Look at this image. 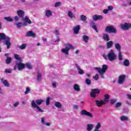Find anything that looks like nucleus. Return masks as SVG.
I'll use <instances>...</instances> for the list:
<instances>
[{"label": "nucleus", "mask_w": 131, "mask_h": 131, "mask_svg": "<svg viewBox=\"0 0 131 131\" xmlns=\"http://www.w3.org/2000/svg\"><path fill=\"white\" fill-rule=\"evenodd\" d=\"M45 100L43 99H37L35 101L32 100L31 102V107L33 109H36V111L37 112H43V110L41 109L40 107H39V105H41L42 103H43Z\"/></svg>", "instance_id": "f257e3e1"}, {"label": "nucleus", "mask_w": 131, "mask_h": 131, "mask_svg": "<svg viewBox=\"0 0 131 131\" xmlns=\"http://www.w3.org/2000/svg\"><path fill=\"white\" fill-rule=\"evenodd\" d=\"M103 57L105 60H108V61L112 62L113 61H115V60L117 59V55L116 54V53H115V51L114 50L111 49L108 52L107 55L105 54H103Z\"/></svg>", "instance_id": "f03ea898"}, {"label": "nucleus", "mask_w": 131, "mask_h": 131, "mask_svg": "<svg viewBox=\"0 0 131 131\" xmlns=\"http://www.w3.org/2000/svg\"><path fill=\"white\" fill-rule=\"evenodd\" d=\"M107 69H108V66L106 64H103L102 66V68H99V67H95L94 70H96L99 73L101 77L102 78H105V76L104 74L106 73V71H107Z\"/></svg>", "instance_id": "7ed1b4c3"}, {"label": "nucleus", "mask_w": 131, "mask_h": 131, "mask_svg": "<svg viewBox=\"0 0 131 131\" xmlns=\"http://www.w3.org/2000/svg\"><path fill=\"white\" fill-rule=\"evenodd\" d=\"M2 40H4V45L7 46V49H10L11 45V38L6 36V35L4 33H0V42Z\"/></svg>", "instance_id": "20e7f679"}, {"label": "nucleus", "mask_w": 131, "mask_h": 131, "mask_svg": "<svg viewBox=\"0 0 131 131\" xmlns=\"http://www.w3.org/2000/svg\"><path fill=\"white\" fill-rule=\"evenodd\" d=\"M63 46L65 47V48L61 50V53L66 55V56H69V51L74 49V47L69 43H66Z\"/></svg>", "instance_id": "39448f33"}, {"label": "nucleus", "mask_w": 131, "mask_h": 131, "mask_svg": "<svg viewBox=\"0 0 131 131\" xmlns=\"http://www.w3.org/2000/svg\"><path fill=\"white\" fill-rule=\"evenodd\" d=\"M105 30L108 33H116V29L112 25L107 26Z\"/></svg>", "instance_id": "423d86ee"}, {"label": "nucleus", "mask_w": 131, "mask_h": 131, "mask_svg": "<svg viewBox=\"0 0 131 131\" xmlns=\"http://www.w3.org/2000/svg\"><path fill=\"white\" fill-rule=\"evenodd\" d=\"M16 67L19 71L23 70L25 68V64L21 62V61H16Z\"/></svg>", "instance_id": "0eeeda50"}, {"label": "nucleus", "mask_w": 131, "mask_h": 131, "mask_svg": "<svg viewBox=\"0 0 131 131\" xmlns=\"http://www.w3.org/2000/svg\"><path fill=\"white\" fill-rule=\"evenodd\" d=\"M75 67H76L79 74L82 75L84 74V71L81 69L80 66L77 63L75 64Z\"/></svg>", "instance_id": "6e6552de"}, {"label": "nucleus", "mask_w": 131, "mask_h": 131, "mask_svg": "<svg viewBox=\"0 0 131 131\" xmlns=\"http://www.w3.org/2000/svg\"><path fill=\"white\" fill-rule=\"evenodd\" d=\"M99 93L100 90L99 89H93L90 95L92 98H96L97 97V94H99Z\"/></svg>", "instance_id": "1a4fd4ad"}, {"label": "nucleus", "mask_w": 131, "mask_h": 131, "mask_svg": "<svg viewBox=\"0 0 131 131\" xmlns=\"http://www.w3.org/2000/svg\"><path fill=\"white\" fill-rule=\"evenodd\" d=\"M80 114L81 115H86V116H89L90 118H93V115L84 110L81 111Z\"/></svg>", "instance_id": "9d476101"}, {"label": "nucleus", "mask_w": 131, "mask_h": 131, "mask_svg": "<svg viewBox=\"0 0 131 131\" xmlns=\"http://www.w3.org/2000/svg\"><path fill=\"white\" fill-rule=\"evenodd\" d=\"M17 15H18L19 18H21L22 19L24 17V15H25V12H24V10L21 9H19L16 11Z\"/></svg>", "instance_id": "9b49d317"}, {"label": "nucleus", "mask_w": 131, "mask_h": 131, "mask_svg": "<svg viewBox=\"0 0 131 131\" xmlns=\"http://www.w3.org/2000/svg\"><path fill=\"white\" fill-rule=\"evenodd\" d=\"M125 80V75H122L119 77V79H118V82L119 84H122V83H123V82H124Z\"/></svg>", "instance_id": "f8f14e48"}, {"label": "nucleus", "mask_w": 131, "mask_h": 131, "mask_svg": "<svg viewBox=\"0 0 131 131\" xmlns=\"http://www.w3.org/2000/svg\"><path fill=\"white\" fill-rule=\"evenodd\" d=\"M14 25H16L17 28H21L22 26H27V24L26 23L22 22H15Z\"/></svg>", "instance_id": "ddd939ff"}, {"label": "nucleus", "mask_w": 131, "mask_h": 131, "mask_svg": "<svg viewBox=\"0 0 131 131\" xmlns=\"http://www.w3.org/2000/svg\"><path fill=\"white\" fill-rule=\"evenodd\" d=\"M45 16L47 18H50L53 16V11L51 10L47 9L45 11Z\"/></svg>", "instance_id": "4468645a"}, {"label": "nucleus", "mask_w": 131, "mask_h": 131, "mask_svg": "<svg viewBox=\"0 0 131 131\" xmlns=\"http://www.w3.org/2000/svg\"><path fill=\"white\" fill-rule=\"evenodd\" d=\"M23 21H24V23H26L28 24H31L32 23V21H31V20L29 19V17L26 16L25 17L22 18Z\"/></svg>", "instance_id": "2eb2a0df"}, {"label": "nucleus", "mask_w": 131, "mask_h": 131, "mask_svg": "<svg viewBox=\"0 0 131 131\" xmlns=\"http://www.w3.org/2000/svg\"><path fill=\"white\" fill-rule=\"evenodd\" d=\"M92 18L94 21H98V20H102L103 19V15L95 14L92 16Z\"/></svg>", "instance_id": "dca6fc26"}, {"label": "nucleus", "mask_w": 131, "mask_h": 131, "mask_svg": "<svg viewBox=\"0 0 131 131\" xmlns=\"http://www.w3.org/2000/svg\"><path fill=\"white\" fill-rule=\"evenodd\" d=\"M95 102L98 107H101L106 104L104 100H95Z\"/></svg>", "instance_id": "f3484780"}, {"label": "nucleus", "mask_w": 131, "mask_h": 131, "mask_svg": "<svg viewBox=\"0 0 131 131\" xmlns=\"http://www.w3.org/2000/svg\"><path fill=\"white\" fill-rule=\"evenodd\" d=\"M121 28L122 30H128L129 29V25L127 23L121 25Z\"/></svg>", "instance_id": "a211bd4d"}, {"label": "nucleus", "mask_w": 131, "mask_h": 131, "mask_svg": "<svg viewBox=\"0 0 131 131\" xmlns=\"http://www.w3.org/2000/svg\"><path fill=\"white\" fill-rule=\"evenodd\" d=\"M41 123L44 125H46V126H51V123L46 122V118L45 117L41 118Z\"/></svg>", "instance_id": "6ab92c4d"}, {"label": "nucleus", "mask_w": 131, "mask_h": 131, "mask_svg": "<svg viewBox=\"0 0 131 131\" xmlns=\"http://www.w3.org/2000/svg\"><path fill=\"white\" fill-rule=\"evenodd\" d=\"M79 29H80V26L79 25L74 27L73 30L74 33L75 34H78V32H79Z\"/></svg>", "instance_id": "aec40b11"}, {"label": "nucleus", "mask_w": 131, "mask_h": 131, "mask_svg": "<svg viewBox=\"0 0 131 131\" xmlns=\"http://www.w3.org/2000/svg\"><path fill=\"white\" fill-rule=\"evenodd\" d=\"M101 126V123L97 122L93 131H101V129H100Z\"/></svg>", "instance_id": "412c9836"}, {"label": "nucleus", "mask_w": 131, "mask_h": 131, "mask_svg": "<svg viewBox=\"0 0 131 131\" xmlns=\"http://www.w3.org/2000/svg\"><path fill=\"white\" fill-rule=\"evenodd\" d=\"M73 89L75 92H80V86L78 85V84H75L73 85Z\"/></svg>", "instance_id": "4be33fe9"}, {"label": "nucleus", "mask_w": 131, "mask_h": 131, "mask_svg": "<svg viewBox=\"0 0 131 131\" xmlns=\"http://www.w3.org/2000/svg\"><path fill=\"white\" fill-rule=\"evenodd\" d=\"M27 36H29V37H35L36 34H35V33H34L33 32V31H30L28 32L27 34Z\"/></svg>", "instance_id": "5701e85b"}, {"label": "nucleus", "mask_w": 131, "mask_h": 131, "mask_svg": "<svg viewBox=\"0 0 131 131\" xmlns=\"http://www.w3.org/2000/svg\"><path fill=\"white\" fill-rule=\"evenodd\" d=\"M80 18L83 23H86V19H88V17H86V16L82 14L80 16Z\"/></svg>", "instance_id": "b1692460"}, {"label": "nucleus", "mask_w": 131, "mask_h": 131, "mask_svg": "<svg viewBox=\"0 0 131 131\" xmlns=\"http://www.w3.org/2000/svg\"><path fill=\"white\" fill-rule=\"evenodd\" d=\"M94 128V124H88L86 125V129L88 131H92Z\"/></svg>", "instance_id": "393cba45"}, {"label": "nucleus", "mask_w": 131, "mask_h": 131, "mask_svg": "<svg viewBox=\"0 0 131 131\" xmlns=\"http://www.w3.org/2000/svg\"><path fill=\"white\" fill-rule=\"evenodd\" d=\"M115 48L118 52H121V46L118 43L115 44Z\"/></svg>", "instance_id": "a878e982"}, {"label": "nucleus", "mask_w": 131, "mask_h": 131, "mask_svg": "<svg viewBox=\"0 0 131 131\" xmlns=\"http://www.w3.org/2000/svg\"><path fill=\"white\" fill-rule=\"evenodd\" d=\"M121 121H129V119L126 116H122L120 117Z\"/></svg>", "instance_id": "bb28decb"}, {"label": "nucleus", "mask_w": 131, "mask_h": 131, "mask_svg": "<svg viewBox=\"0 0 131 131\" xmlns=\"http://www.w3.org/2000/svg\"><path fill=\"white\" fill-rule=\"evenodd\" d=\"M54 106H55L56 107V108L60 109V108H62V103H61L59 101H56L54 103Z\"/></svg>", "instance_id": "cd10ccee"}, {"label": "nucleus", "mask_w": 131, "mask_h": 131, "mask_svg": "<svg viewBox=\"0 0 131 131\" xmlns=\"http://www.w3.org/2000/svg\"><path fill=\"white\" fill-rule=\"evenodd\" d=\"M1 80L4 85H5V86H7V88H10V83H9L8 81H7V80L2 79Z\"/></svg>", "instance_id": "c85d7f7f"}, {"label": "nucleus", "mask_w": 131, "mask_h": 131, "mask_svg": "<svg viewBox=\"0 0 131 131\" xmlns=\"http://www.w3.org/2000/svg\"><path fill=\"white\" fill-rule=\"evenodd\" d=\"M68 15L69 18L71 19H73V18H75V15L73 14V12L71 11H69L68 12Z\"/></svg>", "instance_id": "c756f323"}, {"label": "nucleus", "mask_w": 131, "mask_h": 131, "mask_svg": "<svg viewBox=\"0 0 131 131\" xmlns=\"http://www.w3.org/2000/svg\"><path fill=\"white\" fill-rule=\"evenodd\" d=\"M91 25H92V27L93 29H94V30H95V31L96 32H99V31H98V29H97V27L96 26V24L95 23V22L92 21L91 22Z\"/></svg>", "instance_id": "7c9ffc66"}, {"label": "nucleus", "mask_w": 131, "mask_h": 131, "mask_svg": "<svg viewBox=\"0 0 131 131\" xmlns=\"http://www.w3.org/2000/svg\"><path fill=\"white\" fill-rule=\"evenodd\" d=\"M103 39L104 40H105V41H109V35L108 34H103Z\"/></svg>", "instance_id": "2f4dec72"}, {"label": "nucleus", "mask_w": 131, "mask_h": 131, "mask_svg": "<svg viewBox=\"0 0 131 131\" xmlns=\"http://www.w3.org/2000/svg\"><path fill=\"white\" fill-rule=\"evenodd\" d=\"M129 60L128 59H125L123 61V65L125 67H128L129 66Z\"/></svg>", "instance_id": "473e14b6"}, {"label": "nucleus", "mask_w": 131, "mask_h": 131, "mask_svg": "<svg viewBox=\"0 0 131 131\" xmlns=\"http://www.w3.org/2000/svg\"><path fill=\"white\" fill-rule=\"evenodd\" d=\"M83 40L84 42L88 43L89 39H90V37L86 35H83L82 36Z\"/></svg>", "instance_id": "72a5a7b5"}, {"label": "nucleus", "mask_w": 131, "mask_h": 131, "mask_svg": "<svg viewBox=\"0 0 131 131\" xmlns=\"http://www.w3.org/2000/svg\"><path fill=\"white\" fill-rule=\"evenodd\" d=\"M106 46L107 49H110V48H112V46H113V41H110L108 42H107Z\"/></svg>", "instance_id": "f704fd0d"}, {"label": "nucleus", "mask_w": 131, "mask_h": 131, "mask_svg": "<svg viewBox=\"0 0 131 131\" xmlns=\"http://www.w3.org/2000/svg\"><path fill=\"white\" fill-rule=\"evenodd\" d=\"M14 58L16 60H19L18 61V62H21V61H22V58H21V57H20V55L18 54H14Z\"/></svg>", "instance_id": "c9c22d12"}, {"label": "nucleus", "mask_w": 131, "mask_h": 131, "mask_svg": "<svg viewBox=\"0 0 131 131\" xmlns=\"http://www.w3.org/2000/svg\"><path fill=\"white\" fill-rule=\"evenodd\" d=\"M110 98V96L108 94H106L105 96H104V101L105 102V103H107L108 101V99Z\"/></svg>", "instance_id": "e433bc0d"}, {"label": "nucleus", "mask_w": 131, "mask_h": 131, "mask_svg": "<svg viewBox=\"0 0 131 131\" xmlns=\"http://www.w3.org/2000/svg\"><path fill=\"white\" fill-rule=\"evenodd\" d=\"M4 19L6 20V21H8V22H13V18L10 16L5 17H4Z\"/></svg>", "instance_id": "4c0bfd02"}, {"label": "nucleus", "mask_w": 131, "mask_h": 131, "mask_svg": "<svg viewBox=\"0 0 131 131\" xmlns=\"http://www.w3.org/2000/svg\"><path fill=\"white\" fill-rule=\"evenodd\" d=\"M118 58H119V60H120V61H122L123 56H122V53L121 52V51L119 52Z\"/></svg>", "instance_id": "58836bf2"}, {"label": "nucleus", "mask_w": 131, "mask_h": 131, "mask_svg": "<svg viewBox=\"0 0 131 131\" xmlns=\"http://www.w3.org/2000/svg\"><path fill=\"white\" fill-rule=\"evenodd\" d=\"M25 65L27 67V68H28V69H32V66L31 65V63L28 62Z\"/></svg>", "instance_id": "ea45409f"}, {"label": "nucleus", "mask_w": 131, "mask_h": 131, "mask_svg": "<svg viewBox=\"0 0 131 131\" xmlns=\"http://www.w3.org/2000/svg\"><path fill=\"white\" fill-rule=\"evenodd\" d=\"M11 61H12V58H11V57H7L6 60V64H10L11 63Z\"/></svg>", "instance_id": "a19ab883"}, {"label": "nucleus", "mask_w": 131, "mask_h": 131, "mask_svg": "<svg viewBox=\"0 0 131 131\" xmlns=\"http://www.w3.org/2000/svg\"><path fill=\"white\" fill-rule=\"evenodd\" d=\"M62 5V3L60 2H58L55 3L54 7L55 8H58V7H60Z\"/></svg>", "instance_id": "79ce46f5"}, {"label": "nucleus", "mask_w": 131, "mask_h": 131, "mask_svg": "<svg viewBox=\"0 0 131 131\" xmlns=\"http://www.w3.org/2000/svg\"><path fill=\"white\" fill-rule=\"evenodd\" d=\"M26 44H23L20 46H19V49L20 50H25V49H26Z\"/></svg>", "instance_id": "37998d69"}, {"label": "nucleus", "mask_w": 131, "mask_h": 131, "mask_svg": "<svg viewBox=\"0 0 131 131\" xmlns=\"http://www.w3.org/2000/svg\"><path fill=\"white\" fill-rule=\"evenodd\" d=\"M122 105V103H121V102H117L115 104V107L117 108H119V107H120Z\"/></svg>", "instance_id": "c03bdc74"}, {"label": "nucleus", "mask_w": 131, "mask_h": 131, "mask_svg": "<svg viewBox=\"0 0 131 131\" xmlns=\"http://www.w3.org/2000/svg\"><path fill=\"white\" fill-rule=\"evenodd\" d=\"M73 110H78V109H79V106L76 105V104H75L73 106Z\"/></svg>", "instance_id": "a18cd8bd"}, {"label": "nucleus", "mask_w": 131, "mask_h": 131, "mask_svg": "<svg viewBox=\"0 0 131 131\" xmlns=\"http://www.w3.org/2000/svg\"><path fill=\"white\" fill-rule=\"evenodd\" d=\"M37 80H40L41 79V73H38L37 75Z\"/></svg>", "instance_id": "49530a36"}, {"label": "nucleus", "mask_w": 131, "mask_h": 131, "mask_svg": "<svg viewBox=\"0 0 131 131\" xmlns=\"http://www.w3.org/2000/svg\"><path fill=\"white\" fill-rule=\"evenodd\" d=\"M50 101H51V97H48L46 100L47 106H49V105H50Z\"/></svg>", "instance_id": "de8ad7c7"}, {"label": "nucleus", "mask_w": 131, "mask_h": 131, "mask_svg": "<svg viewBox=\"0 0 131 131\" xmlns=\"http://www.w3.org/2000/svg\"><path fill=\"white\" fill-rule=\"evenodd\" d=\"M85 83H86V84H88V85H90V84H91V83H92V81H91V80L89 79H85Z\"/></svg>", "instance_id": "09e8293b"}, {"label": "nucleus", "mask_w": 131, "mask_h": 131, "mask_svg": "<svg viewBox=\"0 0 131 131\" xmlns=\"http://www.w3.org/2000/svg\"><path fill=\"white\" fill-rule=\"evenodd\" d=\"M113 9H114V7H113V6H108L107 7V10H108V11H112V10H113Z\"/></svg>", "instance_id": "8fccbe9b"}, {"label": "nucleus", "mask_w": 131, "mask_h": 131, "mask_svg": "<svg viewBox=\"0 0 131 131\" xmlns=\"http://www.w3.org/2000/svg\"><path fill=\"white\" fill-rule=\"evenodd\" d=\"M30 89H29V88L28 87L26 88V91L25 92V94L27 95V94L30 93Z\"/></svg>", "instance_id": "3c124183"}, {"label": "nucleus", "mask_w": 131, "mask_h": 131, "mask_svg": "<svg viewBox=\"0 0 131 131\" xmlns=\"http://www.w3.org/2000/svg\"><path fill=\"white\" fill-rule=\"evenodd\" d=\"M6 73H12V70L10 69H7L5 70Z\"/></svg>", "instance_id": "603ef678"}, {"label": "nucleus", "mask_w": 131, "mask_h": 131, "mask_svg": "<svg viewBox=\"0 0 131 131\" xmlns=\"http://www.w3.org/2000/svg\"><path fill=\"white\" fill-rule=\"evenodd\" d=\"M93 79L98 80L99 79V74H97L95 76L93 77Z\"/></svg>", "instance_id": "864d4df0"}, {"label": "nucleus", "mask_w": 131, "mask_h": 131, "mask_svg": "<svg viewBox=\"0 0 131 131\" xmlns=\"http://www.w3.org/2000/svg\"><path fill=\"white\" fill-rule=\"evenodd\" d=\"M108 12H109V10L108 9H104L103 10V14H108Z\"/></svg>", "instance_id": "5fc2aeb1"}, {"label": "nucleus", "mask_w": 131, "mask_h": 131, "mask_svg": "<svg viewBox=\"0 0 131 131\" xmlns=\"http://www.w3.org/2000/svg\"><path fill=\"white\" fill-rule=\"evenodd\" d=\"M18 105H19V102H16L13 104L14 107H18Z\"/></svg>", "instance_id": "6e6d98bb"}, {"label": "nucleus", "mask_w": 131, "mask_h": 131, "mask_svg": "<svg viewBox=\"0 0 131 131\" xmlns=\"http://www.w3.org/2000/svg\"><path fill=\"white\" fill-rule=\"evenodd\" d=\"M52 86H53V88H57V83H56V82H53L52 83Z\"/></svg>", "instance_id": "4d7b16f0"}, {"label": "nucleus", "mask_w": 131, "mask_h": 131, "mask_svg": "<svg viewBox=\"0 0 131 131\" xmlns=\"http://www.w3.org/2000/svg\"><path fill=\"white\" fill-rule=\"evenodd\" d=\"M114 103H116V99H112L111 100V104H114Z\"/></svg>", "instance_id": "13d9d810"}, {"label": "nucleus", "mask_w": 131, "mask_h": 131, "mask_svg": "<svg viewBox=\"0 0 131 131\" xmlns=\"http://www.w3.org/2000/svg\"><path fill=\"white\" fill-rule=\"evenodd\" d=\"M14 19L15 21H18L19 20V16H14Z\"/></svg>", "instance_id": "bf43d9fd"}, {"label": "nucleus", "mask_w": 131, "mask_h": 131, "mask_svg": "<svg viewBox=\"0 0 131 131\" xmlns=\"http://www.w3.org/2000/svg\"><path fill=\"white\" fill-rule=\"evenodd\" d=\"M55 34L56 35H59V31L58 30H56L54 31Z\"/></svg>", "instance_id": "052dcab7"}, {"label": "nucleus", "mask_w": 131, "mask_h": 131, "mask_svg": "<svg viewBox=\"0 0 131 131\" xmlns=\"http://www.w3.org/2000/svg\"><path fill=\"white\" fill-rule=\"evenodd\" d=\"M127 96L128 99H129V100H131V95L130 94H127Z\"/></svg>", "instance_id": "680f3d73"}, {"label": "nucleus", "mask_w": 131, "mask_h": 131, "mask_svg": "<svg viewBox=\"0 0 131 131\" xmlns=\"http://www.w3.org/2000/svg\"><path fill=\"white\" fill-rule=\"evenodd\" d=\"M79 53V50H77L76 51H75V54H76L77 55Z\"/></svg>", "instance_id": "e2e57ef3"}, {"label": "nucleus", "mask_w": 131, "mask_h": 131, "mask_svg": "<svg viewBox=\"0 0 131 131\" xmlns=\"http://www.w3.org/2000/svg\"><path fill=\"white\" fill-rule=\"evenodd\" d=\"M42 41H44L45 42H46V41H47V38H43L42 39Z\"/></svg>", "instance_id": "0e129e2a"}, {"label": "nucleus", "mask_w": 131, "mask_h": 131, "mask_svg": "<svg viewBox=\"0 0 131 131\" xmlns=\"http://www.w3.org/2000/svg\"><path fill=\"white\" fill-rule=\"evenodd\" d=\"M86 76H88V77H90V76H91V74H86Z\"/></svg>", "instance_id": "69168bd1"}, {"label": "nucleus", "mask_w": 131, "mask_h": 131, "mask_svg": "<svg viewBox=\"0 0 131 131\" xmlns=\"http://www.w3.org/2000/svg\"><path fill=\"white\" fill-rule=\"evenodd\" d=\"M9 56V53L5 54V57H8Z\"/></svg>", "instance_id": "338daca9"}, {"label": "nucleus", "mask_w": 131, "mask_h": 131, "mask_svg": "<svg viewBox=\"0 0 131 131\" xmlns=\"http://www.w3.org/2000/svg\"><path fill=\"white\" fill-rule=\"evenodd\" d=\"M129 28H131V24H128Z\"/></svg>", "instance_id": "774afa93"}]
</instances>
